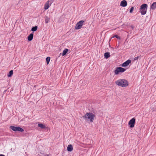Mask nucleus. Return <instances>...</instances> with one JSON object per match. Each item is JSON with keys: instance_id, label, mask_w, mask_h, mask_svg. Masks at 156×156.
Returning <instances> with one entry per match:
<instances>
[{"instance_id": "obj_1", "label": "nucleus", "mask_w": 156, "mask_h": 156, "mask_svg": "<svg viewBox=\"0 0 156 156\" xmlns=\"http://www.w3.org/2000/svg\"><path fill=\"white\" fill-rule=\"evenodd\" d=\"M116 84L122 87H125L128 85V83L127 80L124 79H119L115 82Z\"/></svg>"}, {"instance_id": "obj_2", "label": "nucleus", "mask_w": 156, "mask_h": 156, "mask_svg": "<svg viewBox=\"0 0 156 156\" xmlns=\"http://www.w3.org/2000/svg\"><path fill=\"white\" fill-rule=\"evenodd\" d=\"M94 117V115L90 112L87 113L84 116V118L85 119H87L88 120H90L91 122L93 121Z\"/></svg>"}, {"instance_id": "obj_3", "label": "nucleus", "mask_w": 156, "mask_h": 156, "mask_svg": "<svg viewBox=\"0 0 156 156\" xmlns=\"http://www.w3.org/2000/svg\"><path fill=\"white\" fill-rule=\"evenodd\" d=\"M147 6V4H143L140 6V12L142 15H144L146 14Z\"/></svg>"}, {"instance_id": "obj_4", "label": "nucleus", "mask_w": 156, "mask_h": 156, "mask_svg": "<svg viewBox=\"0 0 156 156\" xmlns=\"http://www.w3.org/2000/svg\"><path fill=\"white\" fill-rule=\"evenodd\" d=\"M126 70L125 69L121 67H118L116 68L114 72L115 75H118L120 73L124 72Z\"/></svg>"}, {"instance_id": "obj_5", "label": "nucleus", "mask_w": 156, "mask_h": 156, "mask_svg": "<svg viewBox=\"0 0 156 156\" xmlns=\"http://www.w3.org/2000/svg\"><path fill=\"white\" fill-rule=\"evenodd\" d=\"M10 128L13 131L15 132L19 131L22 132L24 131V129L23 128L18 126L16 127L14 126H11Z\"/></svg>"}, {"instance_id": "obj_6", "label": "nucleus", "mask_w": 156, "mask_h": 156, "mask_svg": "<svg viewBox=\"0 0 156 156\" xmlns=\"http://www.w3.org/2000/svg\"><path fill=\"white\" fill-rule=\"evenodd\" d=\"M84 22V21L83 20H80L78 22L75 26V29L76 30H79L81 29L83 25Z\"/></svg>"}, {"instance_id": "obj_7", "label": "nucleus", "mask_w": 156, "mask_h": 156, "mask_svg": "<svg viewBox=\"0 0 156 156\" xmlns=\"http://www.w3.org/2000/svg\"><path fill=\"white\" fill-rule=\"evenodd\" d=\"M135 118H133L129 120L128 123V125H129V127L130 128L134 127L135 123Z\"/></svg>"}, {"instance_id": "obj_8", "label": "nucleus", "mask_w": 156, "mask_h": 156, "mask_svg": "<svg viewBox=\"0 0 156 156\" xmlns=\"http://www.w3.org/2000/svg\"><path fill=\"white\" fill-rule=\"evenodd\" d=\"M131 60L129 59L124 63H122V66L123 67H126V66H128L129 64L131 62Z\"/></svg>"}, {"instance_id": "obj_9", "label": "nucleus", "mask_w": 156, "mask_h": 156, "mask_svg": "<svg viewBox=\"0 0 156 156\" xmlns=\"http://www.w3.org/2000/svg\"><path fill=\"white\" fill-rule=\"evenodd\" d=\"M127 3L126 0H123L121 2L120 5L121 6L125 7L127 5Z\"/></svg>"}, {"instance_id": "obj_10", "label": "nucleus", "mask_w": 156, "mask_h": 156, "mask_svg": "<svg viewBox=\"0 0 156 156\" xmlns=\"http://www.w3.org/2000/svg\"><path fill=\"white\" fill-rule=\"evenodd\" d=\"M51 2L50 4H49V1H47L45 4L44 5V8L45 9L47 10V9L50 5H51Z\"/></svg>"}, {"instance_id": "obj_11", "label": "nucleus", "mask_w": 156, "mask_h": 156, "mask_svg": "<svg viewBox=\"0 0 156 156\" xmlns=\"http://www.w3.org/2000/svg\"><path fill=\"white\" fill-rule=\"evenodd\" d=\"M34 34L33 33L30 34L28 37L27 39L29 41H31L33 39Z\"/></svg>"}, {"instance_id": "obj_12", "label": "nucleus", "mask_w": 156, "mask_h": 156, "mask_svg": "<svg viewBox=\"0 0 156 156\" xmlns=\"http://www.w3.org/2000/svg\"><path fill=\"white\" fill-rule=\"evenodd\" d=\"M73 150V147L71 144H69L67 147V150L68 151H71Z\"/></svg>"}, {"instance_id": "obj_13", "label": "nucleus", "mask_w": 156, "mask_h": 156, "mask_svg": "<svg viewBox=\"0 0 156 156\" xmlns=\"http://www.w3.org/2000/svg\"><path fill=\"white\" fill-rule=\"evenodd\" d=\"M150 8L153 10L156 8V2L153 3L151 5Z\"/></svg>"}, {"instance_id": "obj_14", "label": "nucleus", "mask_w": 156, "mask_h": 156, "mask_svg": "<svg viewBox=\"0 0 156 156\" xmlns=\"http://www.w3.org/2000/svg\"><path fill=\"white\" fill-rule=\"evenodd\" d=\"M105 58H108L110 57V53L109 52H106L104 54Z\"/></svg>"}, {"instance_id": "obj_15", "label": "nucleus", "mask_w": 156, "mask_h": 156, "mask_svg": "<svg viewBox=\"0 0 156 156\" xmlns=\"http://www.w3.org/2000/svg\"><path fill=\"white\" fill-rule=\"evenodd\" d=\"M38 126L42 129H44L46 128V126L44 124L41 123H39L38 124Z\"/></svg>"}, {"instance_id": "obj_16", "label": "nucleus", "mask_w": 156, "mask_h": 156, "mask_svg": "<svg viewBox=\"0 0 156 156\" xmlns=\"http://www.w3.org/2000/svg\"><path fill=\"white\" fill-rule=\"evenodd\" d=\"M68 51V49H65L63 51L62 53V56H64L66 55V53Z\"/></svg>"}, {"instance_id": "obj_17", "label": "nucleus", "mask_w": 156, "mask_h": 156, "mask_svg": "<svg viewBox=\"0 0 156 156\" xmlns=\"http://www.w3.org/2000/svg\"><path fill=\"white\" fill-rule=\"evenodd\" d=\"M44 18L45 23H47L50 20L48 16H46L45 17H44Z\"/></svg>"}, {"instance_id": "obj_18", "label": "nucleus", "mask_w": 156, "mask_h": 156, "mask_svg": "<svg viewBox=\"0 0 156 156\" xmlns=\"http://www.w3.org/2000/svg\"><path fill=\"white\" fill-rule=\"evenodd\" d=\"M13 74V71L12 70H10L9 73V74L8 75V77H11Z\"/></svg>"}, {"instance_id": "obj_19", "label": "nucleus", "mask_w": 156, "mask_h": 156, "mask_svg": "<svg viewBox=\"0 0 156 156\" xmlns=\"http://www.w3.org/2000/svg\"><path fill=\"white\" fill-rule=\"evenodd\" d=\"M37 27L36 26H35L34 27H33L31 28V30L32 31L34 32V31H36L37 30Z\"/></svg>"}, {"instance_id": "obj_20", "label": "nucleus", "mask_w": 156, "mask_h": 156, "mask_svg": "<svg viewBox=\"0 0 156 156\" xmlns=\"http://www.w3.org/2000/svg\"><path fill=\"white\" fill-rule=\"evenodd\" d=\"M50 60V58L49 57H47L46 58V61L47 64H48Z\"/></svg>"}, {"instance_id": "obj_21", "label": "nucleus", "mask_w": 156, "mask_h": 156, "mask_svg": "<svg viewBox=\"0 0 156 156\" xmlns=\"http://www.w3.org/2000/svg\"><path fill=\"white\" fill-rule=\"evenodd\" d=\"M38 155L39 156H46V154H45L42 153H40L39 154H38Z\"/></svg>"}, {"instance_id": "obj_22", "label": "nucleus", "mask_w": 156, "mask_h": 156, "mask_svg": "<svg viewBox=\"0 0 156 156\" xmlns=\"http://www.w3.org/2000/svg\"><path fill=\"white\" fill-rule=\"evenodd\" d=\"M115 37L117 39H120V37L117 35H114L113 36V37Z\"/></svg>"}, {"instance_id": "obj_23", "label": "nucleus", "mask_w": 156, "mask_h": 156, "mask_svg": "<svg viewBox=\"0 0 156 156\" xmlns=\"http://www.w3.org/2000/svg\"><path fill=\"white\" fill-rule=\"evenodd\" d=\"M134 7H132L131 8H130V11H129V12L130 13H131L132 12L133 9H134Z\"/></svg>"}, {"instance_id": "obj_24", "label": "nucleus", "mask_w": 156, "mask_h": 156, "mask_svg": "<svg viewBox=\"0 0 156 156\" xmlns=\"http://www.w3.org/2000/svg\"><path fill=\"white\" fill-rule=\"evenodd\" d=\"M139 58V56H137V57H136L134 58V60H137Z\"/></svg>"}, {"instance_id": "obj_25", "label": "nucleus", "mask_w": 156, "mask_h": 156, "mask_svg": "<svg viewBox=\"0 0 156 156\" xmlns=\"http://www.w3.org/2000/svg\"><path fill=\"white\" fill-rule=\"evenodd\" d=\"M0 156H5V155L2 154H0Z\"/></svg>"}, {"instance_id": "obj_26", "label": "nucleus", "mask_w": 156, "mask_h": 156, "mask_svg": "<svg viewBox=\"0 0 156 156\" xmlns=\"http://www.w3.org/2000/svg\"><path fill=\"white\" fill-rule=\"evenodd\" d=\"M46 156H48V155H47Z\"/></svg>"}]
</instances>
